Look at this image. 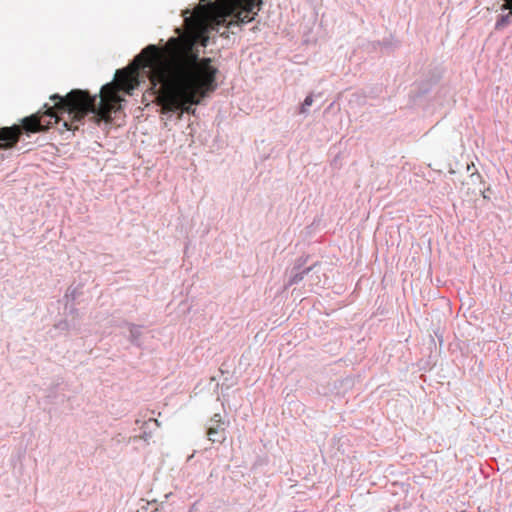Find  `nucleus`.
Listing matches in <instances>:
<instances>
[{
    "mask_svg": "<svg viewBox=\"0 0 512 512\" xmlns=\"http://www.w3.org/2000/svg\"><path fill=\"white\" fill-rule=\"evenodd\" d=\"M261 0H201L193 13L184 12L185 32L169 39L162 57L155 45L147 46L125 69L118 70L115 82L102 86L99 96L91 97L81 90H73L62 97L51 96L53 107L41 118H24L22 127L27 132H38L52 123L63 122L67 130L78 129L82 118L92 113L99 121H109L120 109L119 90L131 94L147 77L156 95L161 113L168 118L174 114L180 119L184 113L196 114V105L213 92L217 84V69L210 59L199 60L194 47L207 45L206 34L216 30L221 35L254 20Z\"/></svg>",
    "mask_w": 512,
    "mask_h": 512,
    "instance_id": "1",
    "label": "nucleus"
},
{
    "mask_svg": "<svg viewBox=\"0 0 512 512\" xmlns=\"http://www.w3.org/2000/svg\"><path fill=\"white\" fill-rule=\"evenodd\" d=\"M228 421H225L221 414H214L208 421L207 436L213 443H223L227 438Z\"/></svg>",
    "mask_w": 512,
    "mask_h": 512,
    "instance_id": "2",
    "label": "nucleus"
},
{
    "mask_svg": "<svg viewBox=\"0 0 512 512\" xmlns=\"http://www.w3.org/2000/svg\"><path fill=\"white\" fill-rule=\"evenodd\" d=\"M506 3L503 5V9H509V13L505 14V15H501L499 17V19L497 20L496 24H495V28L497 30H500V29H503L504 27H506L510 21H511V17H512V0H505Z\"/></svg>",
    "mask_w": 512,
    "mask_h": 512,
    "instance_id": "3",
    "label": "nucleus"
},
{
    "mask_svg": "<svg viewBox=\"0 0 512 512\" xmlns=\"http://www.w3.org/2000/svg\"><path fill=\"white\" fill-rule=\"evenodd\" d=\"M311 270H312V268H307L302 271H297V272L293 273L290 276L286 287H289V286H292L294 284H298L299 282H301L304 279L305 275H307Z\"/></svg>",
    "mask_w": 512,
    "mask_h": 512,
    "instance_id": "4",
    "label": "nucleus"
},
{
    "mask_svg": "<svg viewBox=\"0 0 512 512\" xmlns=\"http://www.w3.org/2000/svg\"><path fill=\"white\" fill-rule=\"evenodd\" d=\"M313 102V95L310 94L306 96V98L304 99L303 103L299 108V113L302 115H307L309 113V107L313 104Z\"/></svg>",
    "mask_w": 512,
    "mask_h": 512,
    "instance_id": "5",
    "label": "nucleus"
},
{
    "mask_svg": "<svg viewBox=\"0 0 512 512\" xmlns=\"http://www.w3.org/2000/svg\"><path fill=\"white\" fill-rule=\"evenodd\" d=\"M129 331H130V334H131L132 341L133 342L138 341V339H139V337L141 335L140 327L135 326V325H130L129 326Z\"/></svg>",
    "mask_w": 512,
    "mask_h": 512,
    "instance_id": "6",
    "label": "nucleus"
},
{
    "mask_svg": "<svg viewBox=\"0 0 512 512\" xmlns=\"http://www.w3.org/2000/svg\"><path fill=\"white\" fill-rule=\"evenodd\" d=\"M474 176H476L477 178H479V177H480V175H479V174H471V177H474Z\"/></svg>",
    "mask_w": 512,
    "mask_h": 512,
    "instance_id": "7",
    "label": "nucleus"
}]
</instances>
